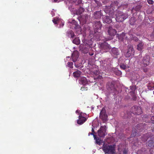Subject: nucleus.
Masks as SVG:
<instances>
[{"label":"nucleus","instance_id":"obj_1","mask_svg":"<svg viewBox=\"0 0 154 154\" xmlns=\"http://www.w3.org/2000/svg\"><path fill=\"white\" fill-rule=\"evenodd\" d=\"M114 14L116 16V20L118 22H122L128 18V15L122 11L117 10L115 12Z\"/></svg>","mask_w":154,"mask_h":154},{"label":"nucleus","instance_id":"obj_2","mask_svg":"<svg viewBox=\"0 0 154 154\" xmlns=\"http://www.w3.org/2000/svg\"><path fill=\"white\" fill-rule=\"evenodd\" d=\"M102 149L106 153L113 154L115 153V149L114 145H109L104 143H103Z\"/></svg>","mask_w":154,"mask_h":154},{"label":"nucleus","instance_id":"obj_3","mask_svg":"<svg viewBox=\"0 0 154 154\" xmlns=\"http://www.w3.org/2000/svg\"><path fill=\"white\" fill-rule=\"evenodd\" d=\"M114 6L115 4H112L109 6H106L104 8V12L111 17L114 16V13L115 12L114 10L115 9Z\"/></svg>","mask_w":154,"mask_h":154},{"label":"nucleus","instance_id":"obj_4","mask_svg":"<svg viewBox=\"0 0 154 154\" xmlns=\"http://www.w3.org/2000/svg\"><path fill=\"white\" fill-rule=\"evenodd\" d=\"M134 51L133 46L131 45H128L127 46V50L124 52L125 56L127 57H129L132 55H134Z\"/></svg>","mask_w":154,"mask_h":154},{"label":"nucleus","instance_id":"obj_5","mask_svg":"<svg viewBox=\"0 0 154 154\" xmlns=\"http://www.w3.org/2000/svg\"><path fill=\"white\" fill-rule=\"evenodd\" d=\"M115 82L114 81L111 82H109L107 83L106 87L109 93H115V92L116 90L115 88Z\"/></svg>","mask_w":154,"mask_h":154},{"label":"nucleus","instance_id":"obj_6","mask_svg":"<svg viewBox=\"0 0 154 154\" xmlns=\"http://www.w3.org/2000/svg\"><path fill=\"white\" fill-rule=\"evenodd\" d=\"M102 27V25L100 21L95 22L93 23V28L95 32H100Z\"/></svg>","mask_w":154,"mask_h":154},{"label":"nucleus","instance_id":"obj_7","mask_svg":"<svg viewBox=\"0 0 154 154\" xmlns=\"http://www.w3.org/2000/svg\"><path fill=\"white\" fill-rule=\"evenodd\" d=\"M131 112L134 114L136 115H139L141 114L142 110L140 107L137 106H134L131 108Z\"/></svg>","mask_w":154,"mask_h":154},{"label":"nucleus","instance_id":"obj_8","mask_svg":"<svg viewBox=\"0 0 154 154\" xmlns=\"http://www.w3.org/2000/svg\"><path fill=\"white\" fill-rule=\"evenodd\" d=\"M150 57L148 56H146L143 57L142 61H141V66L146 67L149 63Z\"/></svg>","mask_w":154,"mask_h":154},{"label":"nucleus","instance_id":"obj_9","mask_svg":"<svg viewBox=\"0 0 154 154\" xmlns=\"http://www.w3.org/2000/svg\"><path fill=\"white\" fill-rule=\"evenodd\" d=\"M100 118L103 122L107 121V116L105 109H102L101 110L100 113Z\"/></svg>","mask_w":154,"mask_h":154},{"label":"nucleus","instance_id":"obj_10","mask_svg":"<svg viewBox=\"0 0 154 154\" xmlns=\"http://www.w3.org/2000/svg\"><path fill=\"white\" fill-rule=\"evenodd\" d=\"M100 47L101 49L105 52L108 51L111 48L110 45L106 42L102 43L100 45Z\"/></svg>","mask_w":154,"mask_h":154},{"label":"nucleus","instance_id":"obj_11","mask_svg":"<svg viewBox=\"0 0 154 154\" xmlns=\"http://www.w3.org/2000/svg\"><path fill=\"white\" fill-rule=\"evenodd\" d=\"M105 128V126H101L98 131V135L99 137H103L105 136L106 131Z\"/></svg>","mask_w":154,"mask_h":154},{"label":"nucleus","instance_id":"obj_12","mask_svg":"<svg viewBox=\"0 0 154 154\" xmlns=\"http://www.w3.org/2000/svg\"><path fill=\"white\" fill-rule=\"evenodd\" d=\"M103 15L101 10L95 12L93 15L92 17L96 19H99L101 18Z\"/></svg>","mask_w":154,"mask_h":154},{"label":"nucleus","instance_id":"obj_13","mask_svg":"<svg viewBox=\"0 0 154 154\" xmlns=\"http://www.w3.org/2000/svg\"><path fill=\"white\" fill-rule=\"evenodd\" d=\"M108 34L112 36H114L116 34V30L112 28L111 26H109L108 30Z\"/></svg>","mask_w":154,"mask_h":154},{"label":"nucleus","instance_id":"obj_14","mask_svg":"<svg viewBox=\"0 0 154 154\" xmlns=\"http://www.w3.org/2000/svg\"><path fill=\"white\" fill-rule=\"evenodd\" d=\"M128 37L127 36L126 38L127 39L129 40H134L135 42H137L138 41V38L135 36L134 35H133L129 33L128 34Z\"/></svg>","mask_w":154,"mask_h":154},{"label":"nucleus","instance_id":"obj_15","mask_svg":"<svg viewBox=\"0 0 154 154\" xmlns=\"http://www.w3.org/2000/svg\"><path fill=\"white\" fill-rule=\"evenodd\" d=\"M111 54L115 58H116L117 56L119 54V51L118 49L113 48L111 50Z\"/></svg>","mask_w":154,"mask_h":154},{"label":"nucleus","instance_id":"obj_16","mask_svg":"<svg viewBox=\"0 0 154 154\" xmlns=\"http://www.w3.org/2000/svg\"><path fill=\"white\" fill-rule=\"evenodd\" d=\"M79 119L77 120V122L78 124L81 125L84 123L87 120V118L85 117L79 116Z\"/></svg>","mask_w":154,"mask_h":154},{"label":"nucleus","instance_id":"obj_17","mask_svg":"<svg viewBox=\"0 0 154 154\" xmlns=\"http://www.w3.org/2000/svg\"><path fill=\"white\" fill-rule=\"evenodd\" d=\"M103 23H110L112 22V20L109 16H105L103 18Z\"/></svg>","mask_w":154,"mask_h":154},{"label":"nucleus","instance_id":"obj_18","mask_svg":"<svg viewBox=\"0 0 154 154\" xmlns=\"http://www.w3.org/2000/svg\"><path fill=\"white\" fill-rule=\"evenodd\" d=\"M79 57L78 53L77 52H74L72 54V58L73 62H75L77 60Z\"/></svg>","mask_w":154,"mask_h":154},{"label":"nucleus","instance_id":"obj_19","mask_svg":"<svg viewBox=\"0 0 154 154\" xmlns=\"http://www.w3.org/2000/svg\"><path fill=\"white\" fill-rule=\"evenodd\" d=\"M143 43L141 41H140L137 45V49L139 51H141L143 48Z\"/></svg>","mask_w":154,"mask_h":154},{"label":"nucleus","instance_id":"obj_20","mask_svg":"<svg viewBox=\"0 0 154 154\" xmlns=\"http://www.w3.org/2000/svg\"><path fill=\"white\" fill-rule=\"evenodd\" d=\"M80 82L83 85H85L88 83L87 79L85 77H81L80 78Z\"/></svg>","mask_w":154,"mask_h":154},{"label":"nucleus","instance_id":"obj_21","mask_svg":"<svg viewBox=\"0 0 154 154\" xmlns=\"http://www.w3.org/2000/svg\"><path fill=\"white\" fill-rule=\"evenodd\" d=\"M137 131L138 132H141L143 130V126L142 125V124H138L136 126Z\"/></svg>","mask_w":154,"mask_h":154},{"label":"nucleus","instance_id":"obj_22","mask_svg":"<svg viewBox=\"0 0 154 154\" xmlns=\"http://www.w3.org/2000/svg\"><path fill=\"white\" fill-rule=\"evenodd\" d=\"M81 73L82 72L80 71L77 70V71L73 72V75L74 77L78 78L80 76Z\"/></svg>","mask_w":154,"mask_h":154},{"label":"nucleus","instance_id":"obj_23","mask_svg":"<svg viewBox=\"0 0 154 154\" xmlns=\"http://www.w3.org/2000/svg\"><path fill=\"white\" fill-rule=\"evenodd\" d=\"M94 138L95 140V142L97 144L100 145V139L99 137H97L96 135H94Z\"/></svg>","mask_w":154,"mask_h":154},{"label":"nucleus","instance_id":"obj_24","mask_svg":"<svg viewBox=\"0 0 154 154\" xmlns=\"http://www.w3.org/2000/svg\"><path fill=\"white\" fill-rule=\"evenodd\" d=\"M67 34L68 36L69 37H71L72 38H74L75 36L74 32L72 30H70L68 31L67 32Z\"/></svg>","mask_w":154,"mask_h":154},{"label":"nucleus","instance_id":"obj_25","mask_svg":"<svg viewBox=\"0 0 154 154\" xmlns=\"http://www.w3.org/2000/svg\"><path fill=\"white\" fill-rule=\"evenodd\" d=\"M72 42L74 44L78 45L80 44V40L79 38H75L72 41Z\"/></svg>","mask_w":154,"mask_h":154},{"label":"nucleus","instance_id":"obj_26","mask_svg":"<svg viewBox=\"0 0 154 154\" xmlns=\"http://www.w3.org/2000/svg\"><path fill=\"white\" fill-rule=\"evenodd\" d=\"M135 136H139L138 134L135 130H133L132 133L130 136V137H132Z\"/></svg>","mask_w":154,"mask_h":154},{"label":"nucleus","instance_id":"obj_27","mask_svg":"<svg viewBox=\"0 0 154 154\" xmlns=\"http://www.w3.org/2000/svg\"><path fill=\"white\" fill-rule=\"evenodd\" d=\"M136 89V88L135 86L133 85L130 86L129 92L130 93L132 92L133 93H134Z\"/></svg>","mask_w":154,"mask_h":154},{"label":"nucleus","instance_id":"obj_28","mask_svg":"<svg viewBox=\"0 0 154 154\" xmlns=\"http://www.w3.org/2000/svg\"><path fill=\"white\" fill-rule=\"evenodd\" d=\"M85 11V9L82 7H80L79 9L77 11V13L79 14H82Z\"/></svg>","mask_w":154,"mask_h":154},{"label":"nucleus","instance_id":"obj_29","mask_svg":"<svg viewBox=\"0 0 154 154\" xmlns=\"http://www.w3.org/2000/svg\"><path fill=\"white\" fill-rule=\"evenodd\" d=\"M135 19L134 17H132L130 20V23L131 25H134L135 23Z\"/></svg>","mask_w":154,"mask_h":154},{"label":"nucleus","instance_id":"obj_30","mask_svg":"<svg viewBox=\"0 0 154 154\" xmlns=\"http://www.w3.org/2000/svg\"><path fill=\"white\" fill-rule=\"evenodd\" d=\"M71 23L72 24L74 25V27L75 28V29H76L77 26L79 25L78 24V23L77 22H76L74 20H72V22H71Z\"/></svg>","mask_w":154,"mask_h":154},{"label":"nucleus","instance_id":"obj_31","mask_svg":"<svg viewBox=\"0 0 154 154\" xmlns=\"http://www.w3.org/2000/svg\"><path fill=\"white\" fill-rule=\"evenodd\" d=\"M148 146L152 148V147H154V141H153L152 140H150L148 141Z\"/></svg>","mask_w":154,"mask_h":154},{"label":"nucleus","instance_id":"obj_32","mask_svg":"<svg viewBox=\"0 0 154 154\" xmlns=\"http://www.w3.org/2000/svg\"><path fill=\"white\" fill-rule=\"evenodd\" d=\"M148 138V137L147 134H145L142 137V140L143 141L145 142L147 141Z\"/></svg>","mask_w":154,"mask_h":154},{"label":"nucleus","instance_id":"obj_33","mask_svg":"<svg viewBox=\"0 0 154 154\" xmlns=\"http://www.w3.org/2000/svg\"><path fill=\"white\" fill-rule=\"evenodd\" d=\"M148 87L149 90H153L154 89V84L153 83H149Z\"/></svg>","mask_w":154,"mask_h":154},{"label":"nucleus","instance_id":"obj_34","mask_svg":"<svg viewBox=\"0 0 154 154\" xmlns=\"http://www.w3.org/2000/svg\"><path fill=\"white\" fill-rule=\"evenodd\" d=\"M142 8L141 5H138L136 6L134 8V9L136 11H139L141 8Z\"/></svg>","mask_w":154,"mask_h":154},{"label":"nucleus","instance_id":"obj_35","mask_svg":"<svg viewBox=\"0 0 154 154\" xmlns=\"http://www.w3.org/2000/svg\"><path fill=\"white\" fill-rule=\"evenodd\" d=\"M67 64L68 67L71 68H73V63L72 62H68Z\"/></svg>","mask_w":154,"mask_h":154},{"label":"nucleus","instance_id":"obj_36","mask_svg":"<svg viewBox=\"0 0 154 154\" xmlns=\"http://www.w3.org/2000/svg\"><path fill=\"white\" fill-rule=\"evenodd\" d=\"M120 68L123 69H125L126 68V66L124 64H121L120 65Z\"/></svg>","mask_w":154,"mask_h":154},{"label":"nucleus","instance_id":"obj_37","mask_svg":"<svg viewBox=\"0 0 154 154\" xmlns=\"http://www.w3.org/2000/svg\"><path fill=\"white\" fill-rule=\"evenodd\" d=\"M79 116L80 117L82 116L85 117L87 116V115L85 113L81 112L79 114Z\"/></svg>","mask_w":154,"mask_h":154},{"label":"nucleus","instance_id":"obj_38","mask_svg":"<svg viewBox=\"0 0 154 154\" xmlns=\"http://www.w3.org/2000/svg\"><path fill=\"white\" fill-rule=\"evenodd\" d=\"M93 73L96 75H98L99 74V70H96L93 71Z\"/></svg>","mask_w":154,"mask_h":154},{"label":"nucleus","instance_id":"obj_39","mask_svg":"<svg viewBox=\"0 0 154 154\" xmlns=\"http://www.w3.org/2000/svg\"><path fill=\"white\" fill-rule=\"evenodd\" d=\"M142 67L143 69V71L144 72H145L148 71V69L147 68L144 67L143 66H142Z\"/></svg>","mask_w":154,"mask_h":154},{"label":"nucleus","instance_id":"obj_40","mask_svg":"<svg viewBox=\"0 0 154 154\" xmlns=\"http://www.w3.org/2000/svg\"><path fill=\"white\" fill-rule=\"evenodd\" d=\"M147 2L150 5H152L154 3V2L152 0H147Z\"/></svg>","mask_w":154,"mask_h":154},{"label":"nucleus","instance_id":"obj_41","mask_svg":"<svg viewBox=\"0 0 154 154\" xmlns=\"http://www.w3.org/2000/svg\"><path fill=\"white\" fill-rule=\"evenodd\" d=\"M151 112L154 113V104L152 106Z\"/></svg>","mask_w":154,"mask_h":154},{"label":"nucleus","instance_id":"obj_42","mask_svg":"<svg viewBox=\"0 0 154 154\" xmlns=\"http://www.w3.org/2000/svg\"><path fill=\"white\" fill-rule=\"evenodd\" d=\"M123 154H127V151L126 149H124L123 151Z\"/></svg>","mask_w":154,"mask_h":154},{"label":"nucleus","instance_id":"obj_43","mask_svg":"<svg viewBox=\"0 0 154 154\" xmlns=\"http://www.w3.org/2000/svg\"><path fill=\"white\" fill-rule=\"evenodd\" d=\"M150 36L152 38L154 37V32H152Z\"/></svg>","mask_w":154,"mask_h":154},{"label":"nucleus","instance_id":"obj_44","mask_svg":"<svg viewBox=\"0 0 154 154\" xmlns=\"http://www.w3.org/2000/svg\"><path fill=\"white\" fill-rule=\"evenodd\" d=\"M53 22L54 23V24H57V20H56L55 19H54L52 20Z\"/></svg>","mask_w":154,"mask_h":154},{"label":"nucleus","instance_id":"obj_45","mask_svg":"<svg viewBox=\"0 0 154 154\" xmlns=\"http://www.w3.org/2000/svg\"><path fill=\"white\" fill-rule=\"evenodd\" d=\"M106 61H107L108 62V61H110V60L109 59H107V60H104V66H105V63L106 62Z\"/></svg>","mask_w":154,"mask_h":154},{"label":"nucleus","instance_id":"obj_46","mask_svg":"<svg viewBox=\"0 0 154 154\" xmlns=\"http://www.w3.org/2000/svg\"><path fill=\"white\" fill-rule=\"evenodd\" d=\"M85 50H86V51L85 52H83L85 54H86L87 53H88V48H85Z\"/></svg>","mask_w":154,"mask_h":154},{"label":"nucleus","instance_id":"obj_47","mask_svg":"<svg viewBox=\"0 0 154 154\" xmlns=\"http://www.w3.org/2000/svg\"><path fill=\"white\" fill-rule=\"evenodd\" d=\"M90 135H93V137H94V135H95L94 134H93V133H91V132H89V133H88V135L89 136Z\"/></svg>","mask_w":154,"mask_h":154},{"label":"nucleus","instance_id":"obj_48","mask_svg":"<svg viewBox=\"0 0 154 154\" xmlns=\"http://www.w3.org/2000/svg\"><path fill=\"white\" fill-rule=\"evenodd\" d=\"M151 119L152 121L154 122V116H152L151 118Z\"/></svg>","mask_w":154,"mask_h":154},{"label":"nucleus","instance_id":"obj_49","mask_svg":"<svg viewBox=\"0 0 154 154\" xmlns=\"http://www.w3.org/2000/svg\"><path fill=\"white\" fill-rule=\"evenodd\" d=\"M91 133H93V134H94L95 132H94V129L93 128H92V132H91Z\"/></svg>","mask_w":154,"mask_h":154},{"label":"nucleus","instance_id":"obj_50","mask_svg":"<svg viewBox=\"0 0 154 154\" xmlns=\"http://www.w3.org/2000/svg\"><path fill=\"white\" fill-rule=\"evenodd\" d=\"M82 0H78V3L79 4H80L82 2Z\"/></svg>","mask_w":154,"mask_h":154},{"label":"nucleus","instance_id":"obj_51","mask_svg":"<svg viewBox=\"0 0 154 154\" xmlns=\"http://www.w3.org/2000/svg\"><path fill=\"white\" fill-rule=\"evenodd\" d=\"M102 77V76H100V75H99L98 76L97 78L98 79H101Z\"/></svg>","mask_w":154,"mask_h":154},{"label":"nucleus","instance_id":"obj_52","mask_svg":"<svg viewBox=\"0 0 154 154\" xmlns=\"http://www.w3.org/2000/svg\"><path fill=\"white\" fill-rule=\"evenodd\" d=\"M76 113H79V111L78 110H77L75 112Z\"/></svg>","mask_w":154,"mask_h":154},{"label":"nucleus","instance_id":"obj_53","mask_svg":"<svg viewBox=\"0 0 154 154\" xmlns=\"http://www.w3.org/2000/svg\"><path fill=\"white\" fill-rule=\"evenodd\" d=\"M77 0H70L71 1L73 2H75Z\"/></svg>","mask_w":154,"mask_h":154},{"label":"nucleus","instance_id":"obj_54","mask_svg":"<svg viewBox=\"0 0 154 154\" xmlns=\"http://www.w3.org/2000/svg\"><path fill=\"white\" fill-rule=\"evenodd\" d=\"M58 0H54V1L55 2H59V1H58Z\"/></svg>","mask_w":154,"mask_h":154},{"label":"nucleus","instance_id":"obj_55","mask_svg":"<svg viewBox=\"0 0 154 154\" xmlns=\"http://www.w3.org/2000/svg\"><path fill=\"white\" fill-rule=\"evenodd\" d=\"M134 100H136V97H134V99H133Z\"/></svg>","mask_w":154,"mask_h":154},{"label":"nucleus","instance_id":"obj_56","mask_svg":"<svg viewBox=\"0 0 154 154\" xmlns=\"http://www.w3.org/2000/svg\"><path fill=\"white\" fill-rule=\"evenodd\" d=\"M140 151H139L138 152V153H139L140 152Z\"/></svg>","mask_w":154,"mask_h":154},{"label":"nucleus","instance_id":"obj_57","mask_svg":"<svg viewBox=\"0 0 154 154\" xmlns=\"http://www.w3.org/2000/svg\"><path fill=\"white\" fill-rule=\"evenodd\" d=\"M93 55V54H91V55Z\"/></svg>","mask_w":154,"mask_h":154},{"label":"nucleus","instance_id":"obj_58","mask_svg":"<svg viewBox=\"0 0 154 154\" xmlns=\"http://www.w3.org/2000/svg\"><path fill=\"white\" fill-rule=\"evenodd\" d=\"M120 74H121V72H120Z\"/></svg>","mask_w":154,"mask_h":154},{"label":"nucleus","instance_id":"obj_59","mask_svg":"<svg viewBox=\"0 0 154 154\" xmlns=\"http://www.w3.org/2000/svg\"><path fill=\"white\" fill-rule=\"evenodd\" d=\"M153 94H154V91H153Z\"/></svg>","mask_w":154,"mask_h":154}]
</instances>
